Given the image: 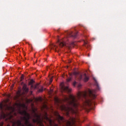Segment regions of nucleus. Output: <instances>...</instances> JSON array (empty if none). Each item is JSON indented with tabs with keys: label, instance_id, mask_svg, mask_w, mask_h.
<instances>
[{
	"label": "nucleus",
	"instance_id": "f257e3e1",
	"mask_svg": "<svg viewBox=\"0 0 126 126\" xmlns=\"http://www.w3.org/2000/svg\"><path fill=\"white\" fill-rule=\"evenodd\" d=\"M65 101H68V104L66 106H61V110H64V111H67V112H71V113H76L74 110L72 108H70V107H73V108H76L78 106V103L76 102L75 97L73 95H70L69 97L67 96L65 97Z\"/></svg>",
	"mask_w": 126,
	"mask_h": 126
},
{
	"label": "nucleus",
	"instance_id": "f03ea898",
	"mask_svg": "<svg viewBox=\"0 0 126 126\" xmlns=\"http://www.w3.org/2000/svg\"><path fill=\"white\" fill-rule=\"evenodd\" d=\"M7 110L10 111V113L8 114L7 116H5L4 113H1L0 114V120H2V119H4L6 117H7V119H11L12 112H14V108L13 107H8Z\"/></svg>",
	"mask_w": 126,
	"mask_h": 126
},
{
	"label": "nucleus",
	"instance_id": "7ed1b4c3",
	"mask_svg": "<svg viewBox=\"0 0 126 126\" xmlns=\"http://www.w3.org/2000/svg\"><path fill=\"white\" fill-rule=\"evenodd\" d=\"M60 86H61L62 90H63V91H65L66 92H70V91H71V89H70L68 87H65L64 86L63 83H62L60 85Z\"/></svg>",
	"mask_w": 126,
	"mask_h": 126
},
{
	"label": "nucleus",
	"instance_id": "20e7f679",
	"mask_svg": "<svg viewBox=\"0 0 126 126\" xmlns=\"http://www.w3.org/2000/svg\"><path fill=\"white\" fill-rule=\"evenodd\" d=\"M86 95H87V92H85L84 93L82 92H79L77 94V97L78 98H80L81 96H85Z\"/></svg>",
	"mask_w": 126,
	"mask_h": 126
},
{
	"label": "nucleus",
	"instance_id": "39448f33",
	"mask_svg": "<svg viewBox=\"0 0 126 126\" xmlns=\"http://www.w3.org/2000/svg\"><path fill=\"white\" fill-rule=\"evenodd\" d=\"M75 122V119L74 118H71L70 121L67 122V126H70L71 124H73Z\"/></svg>",
	"mask_w": 126,
	"mask_h": 126
},
{
	"label": "nucleus",
	"instance_id": "423d86ee",
	"mask_svg": "<svg viewBox=\"0 0 126 126\" xmlns=\"http://www.w3.org/2000/svg\"><path fill=\"white\" fill-rule=\"evenodd\" d=\"M88 93L90 94V96L91 97H93V98H96V95L93 94V91L91 90H88Z\"/></svg>",
	"mask_w": 126,
	"mask_h": 126
},
{
	"label": "nucleus",
	"instance_id": "0eeeda50",
	"mask_svg": "<svg viewBox=\"0 0 126 126\" xmlns=\"http://www.w3.org/2000/svg\"><path fill=\"white\" fill-rule=\"evenodd\" d=\"M58 120L60 121H63V118L61 117L60 115L58 116Z\"/></svg>",
	"mask_w": 126,
	"mask_h": 126
},
{
	"label": "nucleus",
	"instance_id": "6e6552de",
	"mask_svg": "<svg viewBox=\"0 0 126 126\" xmlns=\"http://www.w3.org/2000/svg\"><path fill=\"white\" fill-rule=\"evenodd\" d=\"M3 108V103H0V109H2Z\"/></svg>",
	"mask_w": 126,
	"mask_h": 126
},
{
	"label": "nucleus",
	"instance_id": "1a4fd4ad",
	"mask_svg": "<svg viewBox=\"0 0 126 126\" xmlns=\"http://www.w3.org/2000/svg\"><path fill=\"white\" fill-rule=\"evenodd\" d=\"M90 100H86V105H88V106H89L90 105Z\"/></svg>",
	"mask_w": 126,
	"mask_h": 126
},
{
	"label": "nucleus",
	"instance_id": "9d476101",
	"mask_svg": "<svg viewBox=\"0 0 126 126\" xmlns=\"http://www.w3.org/2000/svg\"><path fill=\"white\" fill-rule=\"evenodd\" d=\"M89 80V78L87 77H85V78L84 79V81L86 82V81H88V80Z\"/></svg>",
	"mask_w": 126,
	"mask_h": 126
},
{
	"label": "nucleus",
	"instance_id": "9b49d317",
	"mask_svg": "<svg viewBox=\"0 0 126 126\" xmlns=\"http://www.w3.org/2000/svg\"><path fill=\"white\" fill-rule=\"evenodd\" d=\"M60 47H63V46H64V43H63V42H61L60 44Z\"/></svg>",
	"mask_w": 126,
	"mask_h": 126
},
{
	"label": "nucleus",
	"instance_id": "f8f14e48",
	"mask_svg": "<svg viewBox=\"0 0 126 126\" xmlns=\"http://www.w3.org/2000/svg\"><path fill=\"white\" fill-rule=\"evenodd\" d=\"M23 115H27V113L26 111H24L22 113Z\"/></svg>",
	"mask_w": 126,
	"mask_h": 126
},
{
	"label": "nucleus",
	"instance_id": "ddd939ff",
	"mask_svg": "<svg viewBox=\"0 0 126 126\" xmlns=\"http://www.w3.org/2000/svg\"><path fill=\"white\" fill-rule=\"evenodd\" d=\"M24 78V75H22L21 78V80H22Z\"/></svg>",
	"mask_w": 126,
	"mask_h": 126
},
{
	"label": "nucleus",
	"instance_id": "4468645a",
	"mask_svg": "<svg viewBox=\"0 0 126 126\" xmlns=\"http://www.w3.org/2000/svg\"><path fill=\"white\" fill-rule=\"evenodd\" d=\"M34 82V81H33V80H32L30 83V84H31L32 83H33Z\"/></svg>",
	"mask_w": 126,
	"mask_h": 126
},
{
	"label": "nucleus",
	"instance_id": "2eb2a0df",
	"mask_svg": "<svg viewBox=\"0 0 126 126\" xmlns=\"http://www.w3.org/2000/svg\"><path fill=\"white\" fill-rule=\"evenodd\" d=\"M3 126V123L1 122V123H0V126Z\"/></svg>",
	"mask_w": 126,
	"mask_h": 126
},
{
	"label": "nucleus",
	"instance_id": "dca6fc26",
	"mask_svg": "<svg viewBox=\"0 0 126 126\" xmlns=\"http://www.w3.org/2000/svg\"><path fill=\"white\" fill-rule=\"evenodd\" d=\"M52 81H53V79H50V82H52Z\"/></svg>",
	"mask_w": 126,
	"mask_h": 126
},
{
	"label": "nucleus",
	"instance_id": "f3484780",
	"mask_svg": "<svg viewBox=\"0 0 126 126\" xmlns=\"http://www.w3.org/2000/svg\"><path fill=\"white\" fill-rule=\"evenodd\" d=\"M69 80H70V79H69V80L67 79V81H69Z\"/></svg>",
	"mask_w": 126,
	"mask_h": 126
},
{
	"label": "nucleus",
	"instance_id": "a211bd4d",
	"mask_svg": "<svg viewBox=\"0 0 126 126\" xmlns=\"http://www.w3.org/2000/svg\"><path fill=\"white\" fill-rule=\"evenodd\" d=\"M54 126H59L58 125H55Z\"/></svg>",
	"mask_w": 126,
	"mask_h": 126
},
{
	"label": "nucleus",
	"instance_id": "6ab92c4d",
	"mask_svg": "<svg viewBox=\"0 0 126 126\" xmlns=\"http://www.w3.org/2000/svg\"><path fill=\"white\" fill-rule=\"evenodd\" d=\"M74 85H75V83L74 84Z\"/></svg>",
	"mask_w": 126,
	"mask_h": 126
},
{
	"label": "nucleus",
	"instance_id": "aec40b11",
	"mask_svg": "<svg viewBox=\"0 0 126 126\" xmlns=\"http://www.w3.org/2000/svg\"><path fill=\"white\" fill-rule=\"evenodd\" d=\"M85 76H86V75H85Z\"/></svg>",
	"mask_w": 126,
	"mask_h": 126
}]
</instances>
